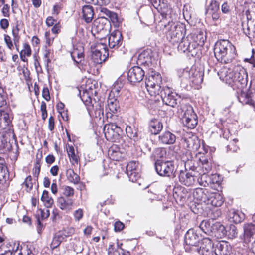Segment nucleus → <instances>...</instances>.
Masks as SVG:
<instances>
[{
    "label": "nucleus",
    "instance_id": "obj_19",
    "mask_svg": "<svg viewBox=\"0 0 255 255\" xmlns=\"http://www.w3.org/2000/svg\"><path fill=\"white\" fill-rule=\"evenodd\" d=\"M120 108L119 102L115 98H109L107 100V106L106 110H109L107 113V117L115 118L116 115H114L112 113H116Z\"/></svg>",
    "mask_w": 255,
    "mask_h": 255
},
{
    "label": "nucleus",
    "instance_id": "obj_28",
    "mask_svg": "<svg viewBox=\"0 0 255 255\" xmlns=\"http://www.w3.org/2000/svg\"><path fill=\"white\" fill-rule=\"evenodd\" d=\"M82 17L86 23H90L94 14L93 7L90 5H84L82 7Z\"/></svg>",
    "mask_w": 255,
    "mask_h": 255
},
{
    "label": "nucleus",
    "instance_id": "obj_12",
    "mask_svg": "<svg viewBox=\"0 0 255 255\" xmlns=\"http://www.w3.org/2000/svg\"><path fill=\"white\" fill-rule=\"evenodd\" d=\"M103 132L107 140L113 141L118 138L122 133V130L121 128L116 123L111 122L105 125Z\"/></svg>",
    "mask_w": 255,
    "mask_h": 255
},
{
    "label": "nucleus",
    "instance_id": "obj_1",
    "mask_svg": "<svg viewBox=\"0 0 255 255\" xmlns=\"http://www.w3.org/2000/svg\"><path fill=\"white\" fill-rule=\"evenodd\" d=\"M214 55L218 61L228 63L235 58L236 53L235 48L228 40L217 41L214 48Z\"/></svg>",
    "mask_w": 255,
    "mask_h": 255
},
{
    "label": "nucleus",
    "instance_id": "obj_4",
    "mask_svg": "<svg viewBox=\"0 0 255 255\" xmlns=\"http://www.w3.org/2000/svg\"><path fill=\"white\" fill-rule=\"evenodd\" d=\"M110 28L109 21L107 18L101 17L94 21L91 32L96 38L102 40L108 35Z\"/></svg>",
    "mask_w": 255,
    "mask_h": 255
},
{
    "label": "nucleus",
    "instance_id": "obj_10",
    "mask_svg": "<svg viewBox=\"0 0 255 255\" xmlns=\"http://www.w3.org/2000/svg\"><path fill=\"white\" fill-rule=\"evenodd\" d=\"M177 44L179 51L183 52H188L192 56L197 53L196 49L198 44L193 40V36L191 35H188L186 38H183Z\"/></svg>",
    "mask_w": 255,
    "mask_h": 255
},
{
    "label": "nucleus",
    "instance_id": "obj_18",
    "mask_svg": "<svg viewBox=\"0 0 255 255\" xmlns=\"http://www.w3.org/2000/svg\"><path fill=\"white\" fill-rule=\"evenodd\" d=\"M122 35L120 31L112 32L108 37V45L110 49H117L122 44Z\"/></svg>",
    "mask_w": 255,
    "mask_h": 255
},
{
    "label": "nucleus",
    "instance_id": "obj_32",
    "mask_svg": "<svg viewBox=\"0 0 255 255\" xmlns=\"http://www.w3.org/2000/svg\"><path fill=\"white\" fill-rule=\"evenodd\" d=\"M0 121L1 122V127L5 128L11 125V120L9 114L5 111L0 110Z\"/></svg>",
    "mask_w": 255,
    "mask_h": 255
},
{
    "label": "nucleus",
    "instance_id": "obj_20",
    "mask_svg": "<svg viewBox=\"0 0 255 255\" xmlns=\"http://www.w3.org/2000/svg\"><path fill=\"white\" fill-rule=\"evenodd\" d=\"M231 247L227 242L221 241L218 243L214 250L216 255H230Z\"/></svg>",
    "mask_w": 255,
    "mask_h": 255
},
{
    "label": "nucleus",
    "instance_id": "obj_5",
    "mask_svg": "<svg viewBox=\"0 0 255 255\" xmlns=\"http://www.w3.org/2000/svg\"><path fill=\"white\" fill-rule=\"evenodd\" d=\"M243 246L246 253L248 251L255 254V226L252 224L245 225L244 227Z\"/></svg>",
    "mask_w": 255,
    "mask_h": 255
},
{
    "label": "nucleus",
    "instance_id": "obj_34",
    "mask_svg": "<svg viewBox=\"0 0 255 255\" xmlns=\"http://www.w3.org/2000/svg\"><path fill=\"white\" fill-rule=\"evenodd\" d=\"M201 165L200 166L201 172L200 173H207L211 169V163L209 162L208 160L205 157H202L200 159Z\"/></svg>",
    "mask_w": 255,
    "mask_h": 255
},
{
    "label": "nucleus",
    "instance_id": "obj_41",
    "mask_svg": "<svg viewBox=\"0 0 255 255\" xmlns=\"http://www.w3.org/2000/svg\"><path fill=\"white\" fill-rule=\"evenodd\" d=\"M121 245H122V244L120 245L117 243L116 246L113 244H110L108 249V255H120L121 251L120 248H121Z\"/></svg>",
    "mask_w": 255,
    "mask_h": 255
},
{
    "label": "nucleus",
    "instance_id": "obj_26",
    "mask_svg": "<svg viewBox=\"0 0 255 255\" xmlns=\"http://www.w3.org/2000/svg\"><path fill=\"white\" fill-rule=\"evenodd\" d=\"M178 177L179 181L187 186L192 185L194 182V175L185 171H180Z\"/></svg>",
    "mask_w": 255,
    "mask_h": 255
},
{
    "label": "nucleus",
    "instance_id": "obj_7",
    "mask_svg": "<svg viewBox=\"0 0 255 255\" xmlns=\"http://www.w3.org/2000/svg\"><path fill=\"white\" fill-rule=\"evenodd\" d=\"M243 82L240 83V102L243 104H248L255 109V92L251 89L250 86L247 85L246 80L242 79Z\"/></svg>",
    "mask_w": 255,
    "mask_h": 255
},
{
    "label": "nucleus",
    "instance_id": "obj_57",
    "mask_svg": "<svg viewBox=\"0 0 255 255\" xmlns=\"http://www.w3.org/2000/svg\"><path fill=\"white\" fill-rule=\"evenodd\" d=\"M4 41L6 43L7 47L10 50H12L13 48V44L11 39V37L9 35H5Z\"/></svg>",
    "mask_w": 255,
    "mask_h": 255
},
{
    "label": "nucleus",
    "instance_id": "obj_9",
    "mask_svg": "<svg viewBox=\"0 0 255 255\" xmlns=\"http://www.w3.org/2000/svg\"><path fill=\"white\" fill-rule=\"evenodd\" d=\"M155 168L160 176L169 177L173 175L175 166L173 162L157 160L155 163Z\"/></svg>",
    "mask_w": 255,
    "mask_h": 255
},
{
    "label": "nucleus",
    "instance_id": "obj_17",
    "mask_svg": "<svg viewBox=\"0 0 255 255\" xmlns=\"http://www.w3.org/2000/svg\"><path fill=\"white\" fill-rule=\"evenodd\" d=\"M97 47H102L101 49H96L92 52V57L96 60L97 63H101L102 61H105L109 55L108 49L106 48V45L102 43L99 44Z\"/></svg>",
    "mask_w": 255,
    "mask_h": 255
},
{
    "label": "nucleus",
    "instance_id": "obj_53",
    "mask_svg": "<svg viewBox=\"0 0 255 255\" xmlns=\"http://www.w3.org/2000/svg\"><path fill=\"white\" fill-rule=\"evenodd\" d=\"M20 53L26 55L27 56H30L31 54V50L29 45L27 43H24L23 44V49L20 52Z\"/></svg>",
    "mask_w": 255,
    "mask_h": 255
},
{
    "label": "nucleus",
    "instance_id": "obj_60",
    "mask_svg": "<svg viewBox=\"0 0 255 255\" xmlns=\"http://www.w3.org/2000/svg\"><path fill=\"white\" fill-rule=\"evenodd\" d=\"M57 21L52 16H48L46 20V24L48 27L54 25Z\"/></svg>",
    "mask_w": 255,
    "mask_h": 255
},
{
    "label": "nucleus",
    "instance_id": "obj_50",
    "mask_svg": "<svg viewBox=\"0 0 255 255\" xmlns=\"http://www.w3.org/2000/svg\"><path fill=\"white\" fill-rule=\"evenodd\" d=\"M73 60H75V58L77 59H84V53L82 52H79L77 50H74L71 54Z\"/></svg>",
    "mask_w": 255,
    "mask_h": 255
},
{
    "label": "nucleus",
    "instance_id": "obj_54",
    "mask_svg": "<svg viewBox=\"0 0 255 255\" xmlns=\"http://www.w3.org/2000/svg\"><path fill=\"white\" fill-rule=\"evenodd\" d=\"M32 177L31 176H28L25 180L23 184L27 188L29 189L30 191L33 188V183H32Z\"/></svg>",
    "mask_w": 255,
    "mask_h": 255
},
{
    "label": "nucleus",
    "instance_id": "obj_55",
    "mask_svg": "<svg viewBox=\"0 0 255 255\" xmlns=\"http://www.w3.org/2000/svg\"><path fill=\"white\" fill-rule=\"evenodd\" d=\"M227 234V231L226 230L225 227L222 224L220 228L219 229L218 232L217 233V236L218 237L222 238L226 236Z\"/></svg>",
    "mask_w": 255,
    "mask_h": 255
},
{
    "label": "nucleus",
    "instance_id": "obj_2",
    "mask_svg": "<svg viewBox=\"0 0 255 255\" xmlns=\"http://www.w3.org/2000/svg\"><path fill=\"white\" fill-rule=\"evenodd\" d=\"M177 113L184 126L190 129L196 127L198 122L197 116L190 105L181 103L178 108Z\"/></svg>",
    "mask_w": 255,
    "mask_h": 255
},
{
    "label": "nucleus",
    "instance_id": "obj_44",
    "mask_svg": "<svg viewBox=\"0 0 255 255\" xmlns=\"http://www.w3.org/2000/svg\"><path fill=\"white\" fill-rule=\"evenodd\" d=\"M227 235L230 238H234L237 237L238 235L237 228L234 225L231 224L227 231Z\"/></svg>",
    "mask_w": 255,
    "mask_h": 255
},
{
    "label": "nucleus",
    "instance_id": "obj_45",
    "mask_svg": "<svg viewBox=\"0 0 255 255\" xmlns=\"http://www.w3.org/2000/svg\"><path fill=\"white\" fill-rule=\"evenodd\" d=\"M138 165V163L135 161H132L129 162L127 166V173L138 170L137 169Z\"/></svg>",
    "mask_w": 255,
    "mask_h": 255
},
{
    "label": "nucleus",
    "instance_id": "obj_62",
    "mask_svg": "<svg viewBox=\"0 0 255 255\" xmlns=\"http://www.w3.org/2000/svg\"><path fill=\"white\" fill-rule=\"evenodd\" d=\"M110 3V0H95L94 4L99 6H104Z\"/></svg>",
    "mask_w": 255,
    "mask_h": 255
},
{
    "label": "nucleus",
    "instance_id": "obj_30",
    "mask_svg": "<svg viewBox=\"0 0 255 255\" xmlns=\"http://www.w3.org/2000/svg\"><path fill=\"white\" fill-rule=\"evenodd\" d=\"M57 202L60 208L65 210L71 209L73 204V201L72 199L63 197H59Z\"/></svg>",
    "mask_w": 255,
    "mask_h": 255
},
{
    "label": "nucleus",
    "instance_id": "obj_43",
    "mask_svg": "<svg viewBox=\"0 0 255 255\" xmlns=\"http://www.w3.org/2000/svg\"><path fill=\"white\" fill-rule=\"evenodd\" d=\"M126 131L127 135L130 138L135 140L137 138V130L135 128H132L130 126L127 127Z\"/></svg>",
    "mask_w": 255,
    "mask_h": 255
},
{
    "label": "nucleus",
    "instance_id": "obj_14",
    "mask_svg": "<svg viewBox=\"0 0 255 255\" xmlns=\"http://www.w3.org/2000/svg\"><path fill=\"white\" fill-rule=\"evenodd\" d=\"M225 70L226 69H223L218 72V75L220 76V78L222 77L223 79V76H224L225 80L226 82L233 88V90H237V93L238 94L239 73L235 74L234 73L231 72L227 75H225L226 71Z\"/></svg>",
    "mask_w": 255,
    "mask_h": 255
},
{
    "label": "nucleus",
    "instance_id": "obj_61",
    "mask_svg": "<svg viewBox=\"0 0 255 255\" xmlns=\"http://www.w3.org/2000/svg\"><path fill=\"white\" fill-rule=\"evenodd\" d=\"M221 224L220 222H216L214 223H212V233H217L220 228Z\"/></svg>",
    "mask_w": 255,
    "mask_h": 255
},
{
    "label": "nucleus",
    "instance_id": "obj_52",
    "mask_svg": "<svg viewBox=\"0 0 255 255\" xmlns=\"http://www.w3.org/2000/svg\"><path fill=\"white\" fill-rule=\"evenodd\" d=\"M74 216L76 221H80L83 216V211L81 209H78L74 212Z\"/></svg>",
    "mask_w": 255,
    "mask_h": 255
},
{
    "label": "nucleus",
    "instance_id": "obj_23",
    "mask_svg": "<svg viewBox=\"0 0 255 255\" xmlns=\"http://www.w3.org/2000/svg\"><path fill=\"white\" fill-rule=\"evenodd\" d=\"M9 174L5 166V159L0 157V184H7L6 181L9 180Z\"/></svg>",
    "mask_w": 255,
    "mask_h": 255
},
{
    "label": "nucleus",
    "instance_id": "obj_27",
    "mask_svg": "<svg viewBox=\"0 0 255 255\" xmlns=\"http://www.w3.org/2000/svg\"><path fill=\"white\" fill-rule=\"evenodd\" d=\"M163 129L162 123L157 119H152L149 124V129L152 134L157 135Z\"/></svg>",
    "mask_w": 255,
    "mask_h": 255
},
{
    "label": "nucleus",
    "instance_id": "obj_24",
    "mask_svg": "<svg viewBox=\"0 0 255 255\" xmlns=\"http://www.w3.org/2000/svg\"><path fill=\"white\" fill-rule=\"evenodd\" d=\"M223 202V197L220 193L210 192L206 204H210L215 207H220L222 205Z\"/></svg>",
    "mask_w": 255,
    "mask_h": 255
},
{
    "label": "nucleus",
    "instance_id": "obj_56",
    "mask_svg": "<svg viewBox=\"0 0 255 255\" xmlns=\"http://www.w3.org/2000/svg\"><path fill=\"white\" fill-rule=\"evenodd\" d=\"M152 5L157 9H162L161 0H149Z\"/></svg>",
    "mask_w": 255,
    "mask_h": 255
},
{
    "label": "nucleus",
    "instance_id": "obj_48",
    "mask_svg": "<svg viewBox=\"0 0 255 255\" xmlns=\"http://www.w3.org/2000/svg\"><path fill=\"white\" fill-rule=\"evenodd\" d=\"M154 156L157 158H163L166 154V150L163 148H157L154 151Z\"/></svg>",
    "mask_w": 255,
    "mask_h": 255
},
{
    "label": "nucleus",
    "instance_id": "obj_15",
    "mask_svg": "<svg viewBox=\"0 0 255 255\" xmlns=\"http://www.w3.org/2000/svg\"><path fill=\"white\" fill-rule=\"evenodd\" d=\"M145 75V72L139 66H134L129 69L128 73V79L131 83L141 81Z\"/></svg>",
    "mask_w": 255,
    "mask_h": 255
},
{
    "label": "nucleus",
    "instance_id": "obj_35",
    "mask_svg": "<svg viewBox=\"0 0 255 255\" xmlns=\"http://www.w3.org/2000/svg\"><path fill=\"white\" fill-rule=\"evenodd\" d=\"M66 176L67 179L70 182L75 184H78L80 181V177L72 169H69L67 170Z\"/></svg>",
    "mask_w": 255,
    "mask_h": 255
},
{
    "label": "nucleus",
    "instance_id": "obj_58",
    "mask_svg": "<svg viewBox=\"0 0 255 255\" xmlns=\"http://www.w3.org/2000/svg\"><path fill=\"white\" fill-rule=\"evenodd\" d=\"M124 227V224L120 221H117L114 224V230L116 232L121 231Z\"/></svg>",
    "mask_w": 255,
    "mask_h": 255
},
{
    "label": "nucleus",
    "instance_id": "obj_40",
    "mask_svg": "<svg viewBox=\"0 0 255 255\" xmlns=\"http://www.w3.org/2000/svg\"><path fill=\"white\" fill-rule=\"evenodd\" d=\"M219 10V4L216 1H212L206 10V14L209 15L218 12Z\"/></svg>",
    "mask_w": 255,
    "mask_h": 255
},
{
    "label": "nucleus",
    "instance_id": "obj_13",
    "mask_svg": "<svg viewBox=\"0 0 255 255\" xmlns=\"http://www.w3.org/2000/svg\"><path fill=\"white\" fill-rule=\"evenodd\" d=\"M196 254L201 255H213V244L209 238H204L200 241L197 246Z\"/></svg>",
    "mask_w": 255,
    "mask_h": 255
},
{
    "label": "nucleus",
    "instance_id": "obj_37",
    "mask_svg": "<svg viewBox=\"0 0 255 255\" xmlns=\"http://www.w3.org/2000/svg\"><path fill=\"white\" fill-rule=\"evenodd\" d=\"M41 199L47 208L51 207L54 203L53 199L49 196V193L46 190L43 191Z\"/></svg>",
    "mask_w": 255,
    "mask_h": 255
},
{
    "label": "nucleus",
    "instance_id": "obj_63",
    "mask_svg": "<svg viewBox=\"0 0 255 255\" xmlns=\"http://www.w3.org/2000/svg\"><path fill=\"white\" fill-rule=\"evenodd\" d=\"M107 16H108L113 23L118 22V16L116 13L111 11Z\"/></svg>",
    "mask_w": 255,
    "mask_h": 255
},
{
    "label": "nucleus",
    "instance_id": "obj_6",
    "mask_svg": "<svg viewBox=\"0 0 255 255\" xmlns=\"http://www.w3.org/2000/svg\"><path fill=\"white\" fill-rule=\"evenodd\" d=\"M199 236L193 229H189L185 235V242L186 245L184 247L185 251L190 253L192 255L196 254L198 248L197 246L198 245L199 241Z\"/></svg>",
    "mask_w": 255,
    "mask_h": 255
},
{
    "label": "nucleus",
    "instance_id": "obj_36",
    "mask_svg": "<svg viewBox=\"0 0 255 255\" xmlns=\"http://www.w3.org/2000/svg\"><path fill=\"white\" fill-rule=\"evenodd\" d=\"M199 227L200 229L207 234L212 233V223L211 221L203 220L200 224Z\"/></svg>",
    "mask_w": 255,
    "mask_h": 255
},
{
    "label": "nucleus",
    "instance_id": "obj_31",
    "mask_svg": "<svg viewBox=\"0 0 255 255\" xmlns=\"http://www.w3.org/2000/svg\"><path fill=\"white\" fill-rule=\"evenodd\" d=\"M66 237L67 236L63 232H59L55 235L50 244L51 249L53 250L58 247Z\"/></svg>",
    "mask_w": 255,
    "mask_h": 255
},
{
    "label": "nucleus",
    "instance_id": "obj_47",
    "mask_svg": "<svg viewBox=\"0 0 255 255\" xmlns=\"http://www.w3.org/2000/svg\"><path fill=\"white\" fill-rule=\"evenodd\" d=\"M127 175L128 176L129 180L133 182H136L140 177L138 170L135 171V172L127 173Z\"/></svg>",
    "mask_w": 255,
    "mask_h": 255
},
{
    "label": "nucleus",
    "instance_id": "obj_16",
    "mask_svg": "<svg viewBox=\"0 0 255 255\" xmlns=\"http://www.w3.org/2000/svg\"><path fill=\"white\" fill-rule=\"evenodd\" d=\"M180 77L182 80H190L192 82L196 83H200L203 81V74L199 71L193 72V70L190 71L184 70Z\"/></svg>",
    "mask_w": 255,
    "mask_h": 255
},
{
    "label": "nucleus",
    "instance_id": "obj_21",
    "mask_svg": "<svg viewBox=\"0 0 255 255\" xmlns=\"http://www.w3.org/2000/svg\"><path fill=\"white\" fill-rule=\"evenodd\" d=\"M138 61L141 64L149 66L154 60L151 49H147L143 51L138 56Z\"/></svg>",
    "mask_w": 255,
    "mask_h": 255
},
{
    "label": "nucleus",
    "instance_id": "obj_46",
    "mask_svg": "<svg viewBox=\"0 0 255 255\" xmlns=\"http://www.w3.org/2000/svg\"><path fill=\"white\" fill-rule=\"evenodd\" d=\"M10 145L4 137L2 136L0 140V151L1 150H8L10 149Z\"/></svg>",
    "mask_w": 255,
    "mask_h": 255
},
{
    "label": "nucleus",
    "instance_id": "obj_42",
    "mask_svg": "<svg viewBox=\"0 0 255 255\" xmlns=\"http://www.w3.org/2000/svg\"><path fill=\"white\" fill-rule=\"evenodd\" d=\"M201 176L198 179V182L200 184L203 186H207L211 185V179L210 176H209L207 173H201Z\"/></svg>",
    "mask_w": 255,
    "mask_h": 255
},
{
    "label": "nucleus",
    "instance_id": "obj_59",
    "mask_svg": "<svg viewBox=\"0 0 255 255\" xmlns=\"http://www.w3.org/2000/svg\"><path fill=\"white\" fill-rule=\"evenodd\" d=\"M42 96L47 101L50 100L49 89L47 87H44L42 90Z\"/></svg>",
    "mask_w": 255,
    "mask_h": 255
},
{
    "label": "nucleus",
    "instance_id": "obj_25",
    "mask_svg": "<svg viewBox=\"0 0 255 255\" xmlns=\"http://www.w3.org/2000/svg\"><path fill=\"white\" fill-rule=\"evenodd\" d=\"M176 136L170 131H165L158 136V141L163 144H172L175 142Z\"/></svg>",
    "mask_w": 255,
    "mask_h": 255
},
{
    "label": "nucleus",
    "instance_id": "obj_38",
    "mask_svg": "<svg viewBox=\"0 0 255 255\" xmlns=\"http://www.w3.org/2000/svg\"><path fill=\"white\" fill-rule=\"evenodd\" d=\"M187 143L188 144V148L190 150H197L200 146L199 141L196 137L188 139Z\"/></svg>",
    "mask_w": 255,
    "mask_h": 255
},
{
    "label": "nucleus",
    "instance_id": "obj_51",
    "mask_svg": "<svg viewBox=\"0 0 255 255\" xmlns=\"http://www.w3.org/2000/svg\"><path fill=\"white\" fill-rule=\"evenodd\" d=\"M231 222H233L236 224L239 223V215L236 212L233 211L230 214Z\"/></svg>",
    "mask_w": 255,
    "mask_h": 255
},
{
    "label": "nucleus",
    "instance_id": "obj_64",
    "mask_svg": "<svg viewBox=\"0 0 255 255\" xmlns=\"http://www.w3.org/2000/svg\"><path fill=\"white\" fill-rule=\"evenodd\" d=\"M211 179V185L214 184H219V176L216 174H212L210 176Z\"/></svg>",
    "mask_w": 255,
    "mask_h": 255
},
{
    "label": "nucleus",
    "instance_id": "obj_39",
    "mask_svg": "<svg viewBox=\"0 0 255 255\" xmlns=\"http://www.w3.org/2000/svg\"><path fill=\"white\" fill-rule=\"evenodd\" d=\"M108 155L111 159L115 161L120 160L123 158L122 153L116 148L114 149L113 147L109 150Z\"/></svg>",
    "mask_w": 255,
    "mask_h": 255
},
{
    "label": "nucleus",
    "instance_id": "obj_22",
    "mask_svg": "<svg viewBox=\"0 0 255 255\" xmlns=\"http://www.w3.org/2000/svg\"><path fill=\"white\" fill-rule=\"evenodd\" d=\"M210 192L207 189L198 188L194 190L193 197L199 202L206 204Z\"/></svg>",
    "mask_w": 255,
    "mask_h": 255
},
{
    "label": "nucleus",
    "instance_id": "obj_3",
    "mask_svg": "<svg viewBox=\"0 0 255 255\" xmlns=\"http://www.w3.org/2000/svg\"><path fill=\"white\" fill-rule=\"evenodd\" d=\"M165 30L167 38L173 45L178 44L185 34V27L182 24L175 23L173 22H169L165 25Z\"/></svg>",
    "mask_w": 255,
    "mask_h": 255
},
{
    "label": "nucleus",
    "instance_id": "obj_33",
    "mask_svg": "<svg viewBox=\"0 0 255 255\" xmlns=\"http://www.w3.org/2000/svg\"><path fill=\"white\" fill-rule=\"evenodd\" d=\"M67 152L71 163L73 165L77 164L79 162V157L76 155L73 146L68 144L67 146Z\"/></svg>",
    "mask_w": 255,
    "mask_h": 255
},
{
    "label": "nucleus",
    "instance_id": "obj_11",
    "mask_svg": "<svg viewBox=\"0 0 255 255\" xmlns=\"http://www.w3.org/2000/svg\"><path fill=\"white\" fill-rule=\"evenodd\" d=\"M161 98L165 104L175 107L179 101L180 97L176 93L172 92L169 87H164L161 92Z\"/></svg>",
    "mask_w": 255,
    "mask_h": 255
},
{
    "label": "nucleus",
    "instance_id": "obj_8",
    "mask_svg": "<svg viewBox=\"0 0 255 255\" xmlns=\"http://www.w3.org/2000/svg\"><path fill=\"white\" fill-rule=\"evenodd\" d=\"M161 80L160 75L155 73L154 74L150 75L148 78H146V87L151 96H155L159 94L161 95L162 89L161 90L160 82H161Z\"/></svg>",
    "mask_w": 255,
    "mask_h": 255
},
{
    "label": "nucleus",
    "instance_id": "obj_49",
    "mask_svg": "<svg viewBox=\"0 0 255 255\" xmlns=\"http://www.w3.org/2000/svg\"><path fill=\"white\" fill-rule=\"evenodd\" d=\"M74 193V190L73 188L70 186H65L63 190V194L66 197H71L73 196Z\"/></svg>",
    "mask_w": 255,
    "mask_h": 255
},
{
    "label": "nucleus",
    "instance_id": "obj_29",
    "mask_svg": "<svg viewBox=\"0 0 255 255\" xmlns=\"http://www.w3.org/2000/svg\"><path fill=\"white\" fill-rule=\"evenodd\" d=\"M97 92L95 88L92 89L90 87L88 89H86L85 91L83 92L82 95H81V100L85 103L86 105H88L92 103V97L93 95L97 94Z\"/></svg>",
    "mask_w": 255,
    "mask_h": 255
}]
</instances>
